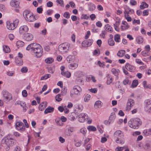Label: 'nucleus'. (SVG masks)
Masks as SVG:
<instances>
[{"label":"nucleus","mask_w":151,"mask_h":151,"mask_svg":"<svg viewBox=\"0 0 151 151\" xmlns=\"http://www.w3.org/2000/svg\"><path fill=\"white\" fill-rule=\"evenodd\" d=\"M26 49L30 51L37 58H40L42 55L43 49L39 44L35 43H31L27 46Z\"/></svg>","instance_id":"1"},{"label":"nucleus","mask_w":151,"mask_h":151,"mask_svg":"<svg viewBox=\"0 0 151 151\" xmlns=\"http://www.w3.org/2000/svg\"><path fill=\"white\" fill-rule=\"evenodd\" d=\"M16 141L10 135H8L4 137L1 140L2 144L6 145L7 147L6 148V150L9 149V147L12 146L14 144Z\"/></svg>","instance_id":"2"},{"label":"nucleus","mask_w":151,"mask_h":151,"mask_svg":"<svg viewBox=\"0 0 151 151\" xmlns=\"http://www.w3.org/2000/svg\"><path fill=\"white\" fill-rule=\"evenodd\" d=\"M142 122L138 118L131 119L128 122L129 127L134 129H137L142 124Z\"/></svg>","instance_id":"3"},{"label":"nucleus","mask_w":151,"mask_h":151,"mask_svg":"<svg viewBox=\"0 0 151 151\" xmlns=\"http://www.w3.org/2000/svg\"><path fill=\"white\" fill-rule=\"evenodd\" d=\"M114 137L117 143L121 144H123L124 143L123 134L121 131L118 130L116 131L114 134Z\"/></svg>","instance_id":"4"},{"label":"nucleus","mask_w":151,"mask_h":151,"mask_svg":"<svg viewBox=\"0 0 151 151\" xmlns=\"http://www.w3.org/2000/svg\"><path fill=\"white\" fill-rule=\"evenodd\" d=\"M23 14L25 19L27 21L32 22L34 21L35 20V16L29 11L25 10Z\"/></svg>","instance_id":"5"},{"label":"nucleus","mask_w":151,"mask_h":151,"mask_svg":"<svg viewBox=\"0 0 151 151\" xmlns=\"http://www.w3.org/2000/svg\"><path fill=\"white\" fill-rule=\"evenodd\" d=\"M70 47V44L67 43H64L60 45L58 47L59 51L62 54L68 52Z\"/></svg>","instance_id":"6"},{"label":"nucleus","mask_w":151,"mask_h":151,"mask_svg":"<svg viewBox=\"0 0 151 151\" xmlns=\"http://www.w3.org/2000/svg\"><path fill=\"white\" fill-rule=\"evenodd\" d=\"M19 20L18 19H16L13 21V22H8L6 23V27L7 28L10 30H13L15 29L17 27Z\"/></svg>","instance_id":"7"},{"label":"nucleus","mask_w":151,"mask_h":151,"mask_svg":"<svg viewBox=\"0 0 151 151\" xmlns=\"http://www.w3.org/2000/svg\"><path fill=\"white\" fill-rule=\"evenodd\" d=\"M73 91L70 92V96L72 98L74 97V94L78 95L82 91L81 88L78 86H75L73 88Z\"/></svg>","instance_id":"8"},{"label":"nucleus","mask_w":151,"mask_h":151,"mask_svg":"<svg viewBox=\"0 0 151 151\" xmlns=\"http://www.w3.org/2000/svg\"><path fill=\"white\" fill-rule=\"evenodd\" d=\"M2 94L4 98L6 100L9 101L12 99L11 94L9 92L5 90H3Z\"/></svg>","instance_id":"9"},{"label":"nucleus","mask_w":151,"mask_h":151,"mask_svg":"<svg viewBox=\"0 0 151 151\" xmlns=\"http://www.w3.org/2000/svg\"><path fill=\"white\" fill-rule=\"evenodd\" d=\"M134 104V101L133 99L131 98L129 99L126 104V110L127 111H130Z\"/></svg>","instance_id":"10"},{"label":"nucleus","mask_w":151,"mask_h":151,"mask_svg":"<svg viewBox=\"0 0 151 151\" xmlns=\"http://www.w3.org/2000/svg\"><path fill=\"white\" fill-rule=\"evenodd\" d=\"M88 118V116L87 114L84 113H81L78 115V119L79 122H83Z\"/></svg>","instance_id":"11"},{"label":"nucleus","mask_w":151,"mask_h":151,"mask_svg":"<svg viewBox=\"0 0 151 151\" xmlns=\"http://www.w3.org/2000/svg\"><path fill=\"white\" fill-rule=\"evenodd\" d=\"M150 99H147L145 101V103L146 106L145 108V110L148 113L151 112V102Z\"/></svg>","instance_id":"12"},{"label":"nucleus","mask_w":151,"mask_h":151,"mask_svg":"<svg viewBox=\"0 0 151 151\" xmlns=\"http://www.w3.org/2000/svg\"><path fill=\"white\" fill-rule=\"evenodd\" d=\"M93 42V40L89 39L83 41L82 43V46L84 47H88L91 45Z\"/></svg>","instance_id":"13"},{"label":"nucleus","mask_w":151,"mask_h":151,"mask_svg":"<svg viewBox=\"0 0 151 151\" xmlns=\"http://www.w3.org/2000/svg\"><path fill=\"white\" fill-rule=\"evenodd\" d=\"M29 30L28 27L26 25L21 26L19 29V33L20 34H23L27 32Z\"/></svg>","instance_id":"14"},{"label":"nucleus","mask_w":151,"mask_h":151,"mask_svg":"<svg viewBox=\"0 0 151 151\" xmlns=\"http://www.w3.org/2000/svg\"><path fill=\"white\" fill-rule=\"evenodd\" d=\"M24 38L27 41H31L33 40V36L32 34L27 33L24 36Z\"/></svg>","instance_id":"15"},{"label":"nucleus","mask_w":151,"mask_h":151,"mask_svg":"<svg viewBox=\"0 0 151 151\" xmlns=\"http://www.w3.org/2000/svg\"><path fill=\"white\" fill-rule=\"evenodd\" d=\"M125 67L127 70L131 72H134L135 69V68L134 66L128 63L126 64Z\"/></svg>","instance_id":"16"},{"label":"nucleus","mask_w":151,"mask_h":151,"mask_svg":"<svg viewBox=\"0 0 151 151\" xmlns=\"http://www.w3.org/2000/svg\"><path fill=\"white\" fill-rule=\"evenodd\" d=\"M47 106V102L45 101L41 103L39 105V109L41 111H42Z\"/></svg>","instance_id":"17"},{"label":"nucleus","mask_w":151,"mask_h":151,"mask_svg":"<svg viewBox=\"0 0 151 151\" xmlns=\"http://www.w3.org/2000/svg\"><path fill=\"white\" fill-rule=\"evenodd\" d=\"M125 11L124 12V14H126V15H129V14H133L134 13V10L130 8L127 7V8H124Z\"/></svg>","instance_id":"18"},{"label":"nucleus","mask_w":151,"mask_h":151,"mask_svg":"<svg viewBox=\"0 0 151 151\" xmlns=\"http://www.w3.org/2000/svg\"><path fill=\"white\" fill-rule=\"evenodd\" d=\"M142 134L145 136L151 135V128L145 129L143 132Z\"/></svg>","instance_id":"19"},{"label":"nucleus","mask_w":151,"mask_h":151,"mask_svg":"<svg viewBox=\"0 0 151 151\" xmlns=\"http://www.w3.org/2000/svg\"><path fill=\"white\" fill-rule=\"evenodd\" d=\"M88 10L90 11H94L96 8L95 5L93 3L90 2L88 4Z\"/></svg>","instance_id":"20"},{"label":"nucleus","mask_w":151,"mask_h":151,"mask_svg":"<svg viewBox=\"0 0 151 151\" xmlns=\"http://www.w3.org/2000/svg\"><path fill=\"white\" fill-rule=\"evenodd\" d=\"M121 22L120 20L116 21L115 23L114 24V26L115 29L118 32L119 30V29L118 27Z\"/></svg>","instance_id":"21"},{"label":"nucleus","mask_w":151,"mask_h":151,"mask_svg":"<svg viewBox=\"0 0 151 151\" xmlns=\"http://www.w3.org/2000/svg\"><path fill=\"white\" fill-rule=\"evenodd\" d=\"M54 109L53 108L50 106H49L45 110L44 113L45 114H47L48 113H51L52 112Z\"/></svg>","instance_id":"22"},{"label":"nucleus","mask_w":151,"mask_h":151,"mask_svg":"<svg viewBox=\"0 0 151 151\" xmlns=\"http://www.w3.org/2000/svg\"><path fill=\"white\" fill-rule=\"evenodd\" d=\"M102 102L98 100L95 102L94 107L96 109L100 108L102 106Z\"/></svg>","instance_id":"23"},{"label":"nucleus","mask_w":151,"mask_h":151,"mask_svg":"<svg viewBox=\"0 0 151 151\" xmlns=\"http://www.w3.org/2000/svg\"><path fill=\"white\" fill-rule=\"evenodd\" d=\"M11 5L15 7H17L19 5V3L15 0H12L10 2Z\"/></svg>","instance_id":"24"},{"label":"nucleus","mask_w":151,"mask_h":151,"mask_svg":"<svg viewBox=\"0 0 151 151\" xmlns=\"http://www.w3.org/2000/svg\"><path fill=\"white\" fill-rule=\"evenodd\" d=\"M107 81L106 83L108 85L110 84L112 82L113 79L111 75L107 74L106 76Z\"/></svg>","instance_id":"25"},{"label":"nucleus","mask_w":151,"mask_h":151,"mask_svg":"<svg viewBox=\"0 0 151 151\" xmlns=\"http://www.w3.org/2000/svg\"><path fill=\"white\" fill-rule=\"evenodd\" d=\"M104 28L106 32L107 31L110 32H112L113 29L112 27L109 24L105 25L104 26Z\"/></svg>","instance_id":"26"},{"label":"nucleus","mask_w":151,"mask_h":151,"mask_svg":"<svg viewBox=\"0 0 151 151\" xmlns=\"http://www.w3.org/2000/svg\"><path fill=\"white\" fill-rule=\"evenodd\" d=\"M61 74L62 76L67 78H69L71 76V73L68 71L61 72Z\"/></svg>","instance_id":"27"},{"label":"nucleus","mask_w":151,"mask_h":151,"mask_svg":"<svg viewBox=\"0 0 151 151\" xmlns=\"http://www.w3.org/2000/svg\"><path fill=\"white\" fill-rule=\"evenodd\" d=\"M15 62L16 64L19 66H21L23 64L22 59H19L17 57H16Z\"/></svg>","instance_id":"28"},{"label":"nucleus","mask_w":151,"mask_h":151,"mask_svg":"<svg viewBox=\"0 0 151 151\" xmlns=\"http://www.w3.org/2000/svg\"><path fill=\"white\" fill-rule=\"evenodd\" d=\"M78 64L76 63H71L68 65V68L70 69L74 70L77 68Z\"/></svg>","instance_id":"29"},{"label":"nucleus","mask_w":151,"mask_h":151,"mask_svg":"<svg viewBox=\"0 0 151 151\" xmlns=\"http://www.w3.org/2000/svg\"><path fill=\"white\" fill-rule=\"evenodd\" d=\"M54 61L53 58L51 57H49L46 58L45 60V63L47 64H51Z\"/></svg>","instance_id":"30"},{"label":"nucleus","mask_w":151,"mask_h":151,"mask_svg":"<svg viewBox=\"0 0 151 151\" xmlns=\"http://www.w3.org/2000/svg\"><path fill=\"white\" fill-rule=\"evenodd\" d=\"M119 71V70H116L114 68H113L111 70V72L116 77L118 76Z\"/></svg>","instance_id":"31"},{"label":"nucleus","mask_w":151,"mask_h":151,"mask_svg":"<svg viewBox=\"0 0 151 151\" xmlns=\"http://www.w3.org/2000/svg\"><path fill=\"white\" fill-rule=\"evenodd\" d=\"M74 131V128L73 127H70L68 128L67 129L66 133L67 135H70V132H73Z\"/></svg>","instance_id":"32"},{"label":"nucleus","mask_w":151,"mask_h":151,"mask_svg":"<svg viewBox=\"0 0 151 151\" xmlns=\"http://www.w3.org/2000/svg\"><path fill=\"white\" fill-rule=\"evenodd\" d=\"M148 5L145 2H143L142 3L141 5L140 6L139 8L140 9H143L145 8H147Z\"/></svg>","instance_id":"33"},{"label":"nucleus","mask_w":151,"mask_h":151,"mask_svg":"<svg viewBox=\"0 0 151 151\" xmlns=\"http://www.w3.org/2000/svg\"><path fill=\"white\" fill-rule=\"evenodd\" d=\"M23 125V123L21 122H18L16 123V127L17 130Z\"/></svg>","instance_id":"34"},{"label":"nucleus","mask_w":151,"mask_h":151,"mask_svg":"<svg viewBox=\"0 0 151 151\" xmlns=\"http://www.w3.org/2000/svg\"><path fill=\"white\" fill-rule=\"evenodd\" d=\"M115 118V114L114 112L112 113L109 117V120L112 123L114 120Z\"/></svg>","instance_id":"35"},{"label":"nucleus","mask_w":151,"mask_h":151,"mask_svg":"<svg viewBox=\"0 0 151 151\" xmlns=\"http://www.w3.org/2000/svg\"><path fill=\"white\" fill-rule=\"evenodd\" d=\"M114 39L115 41L117 42H120V35L118 34H116L114 35Z\"/></svg>","instance_id":"36"},{"label":"nucleus","mask_w":151,"mask_h":151,"mask_svg":"<svg viewBox=\"0 0 151 151\" xmlns=\"http://www.w3.org/2000/svg\"><path fill=\"white\" fill-rule=\"evenodd\" d=\"M125 53V51L124 50H119L117 53V55L119 57H122L124 56Z\"/></svg>","instance_id":"37"},{"label":"nucleus","mask_w":151,"mask_h":151,"mask_svg":"<svg viewBox=\"0 0 151 151\" xmlns=\"http://www.w3.org/2000/svg\"><path fill=\"white\" fill-rule=\"evenodd\" d=\"M136 41L138 44H141L143 41V38L141 36H138L137 37Z\"/></svg>","instance_id":"38"},{"label":"nucleus","mask_w":151,"mask_h":151,"mask_svg":"<svg viewBox=\"0 0 151 151\" xmlns=\"http://www.w3.org/2000/svg\"><path fill=\"white\" fill-rule=\"evenodd\" d=\"M75 107L76 109H78L79 111H82L83 109V107L82 105L77 104L75 105Z\"/></svg>","instance_id":"39"},{"label":"nucleus","mask_w":151,"mask_h":151,"mask_svg":"<svg viewBox=\"0 0 151 151\" xmlns=\"http://www.w3.org/2000/svg\"><path fill=\"white\" fill-rule=\"evenodd\" d=\"M113 36L112 35V38H110L108 40V43L109 45L111 46H113L115 44V42L112 39Z\"/></svg>","instance_id":"40"},{"label":"nucleus","mask_w":151,"mask_h":151,"mask_svg":"<svg viewBox=\"0 0 151 151\" xmlns=\"http://www.w3.org/2000/svg\"><path fill=\"white\" fill-rule=\"evenodd\" d=\"M3 50L6 53H9L10 51V49L9 47L6 45L3 46Z\"/></svg>","instance_id":"41"},{"label":"nucleus","mask_w":151,"mask_h":151,"mask_svg":"<svg viewBox=\"0 0 151 151\" xmlns=\"http://www.w3.org/2000/svg\"><path fill=\"white\" fill-rule=\"evenodd\" d=\"M87 129L90 131H95L96 130V128L93 126H89L87 127Z\"/></svg>","instance_id":"42"},{"label":"nucleus","mask_w":151,"mask_h":151,"mask_svg":"<svg viewBox=\"0 0 151 151\" xmlns=\"http://www.w3.org/2000/svg\"><path fill=\"white\" fill-rule=\"evenodd\" d=\"M51 75L50 74H47L45 75L44 76L42 77L41 78L40 80H45L48 78L50 77Z\"/></svg>","instance_id":"43"},{"label":"nucleus","mask_w":151,"mask_h":151,"mask_svg":"<svg viewBox=\"0 0 151 151\" xmlns=\"http://www.w3.org/2000/svg\"><path fill=\"white\" fill-rule=\"evenodd\" d=\"M141 54L142 55L145 57L148 56L150 55V52L146 50L142 51L141 52Z\"/></svg>","instance_id":"44"},{"label":"nucleus","mask_w":151,"mask_h":151,"mask_svg":"<svg viewBox=\"0 0 151 151\" xmlns=\"http://www.w3.org/2000/svg\"><path fill=\"white\" fill-rule=\"evenodd\" d=\"M24 42L20 40L17 41L16 43L17 46L18 47H22L24 45Z\"/></svg>","instance_id":"45"},{"label":"nucleus","mask_w":151,"mask_h":151,"mask_svg":"<svg viewBox=\"0 0 151 151\" xmlns=\"http://www.w3.org/2000/svg\"><path fill=\"white\" fill-rule=\"evenodd\" d=\"M131 83V81L129 80L127 78L125 79L123 81V83L124 85L130 84Z\"/></svg>","instance_id":"46"},{"label":"nucleus","mask_w":151,"mask_h":151,"mask_svg":"<svg viewBox=\"0 0 151 151\" xmlns=\"http://www.w3.org/2000/svg\"><path fill=\"white\" fill-rule=\"evenodd\" d=\"M21 106L22 107L23 109V111L24 112L27 111V107L26 106V104L24 103H23L21 104Z\"/></svg>","instance_id":"47"},{"label":"nucleus","mask_w":151,"mask_h":151,"mask_svg":"<svg viewBox=\"0 0 151 151\" xmlns=\"http://www.w3.org/2000/svg\"><path fill=\"white\" fill-rule=\"evenodd\" d=\"M138 84V81L137 80H134L133 81L132 86L133 88H134L136 87Z\"/></svg>","instance_id":"48"},{"label":"nucleus","mask_w":151,"mask_h":151,"mask_svg":"<svg viewBox=\"0 0 151 151\" xmlns=\"http://www.w3.org/2000/svg\"><path fill=\"white\" fill-rule=\"evenodd\" d=\"M61 96V94H58L55 96V99L56 100L60 102L62 100V99L60 98V97Z\"/></svg>","instance_id":"49"},{"label":"nucleus","mask_w":151,"mask_h":151,"mask_svg":"<svg viewBox=\"0 0 151 151\" xmlns=\"http://www.w3.org/2000/svg\"><path fill=\"white\" fill-rule=\"evenodd\" d=\"M14 71H8L6 72V74L9 76H12L14 74Z\"/></svg>","instance_id":"50"},{"label":"nucleus","mask_w":151,"mask_h":151,"mask_svg":"<svg viewBox=\"0 0 151 151\" xmlns=\"http://www.w3.org/2000/svg\"><path fill=\"white\" fill-rule=\"evenodd\" d=\"M93 55H99L100 54V52L99 49L95 50L93 52Z\"/></svg>","instance_id":"51"},{"label":"nucleus","mask_w":151,"mask_h":151,"mask_svg":"<svg viewBox=\"0 0 151 151\" xmlns=\"http://www.w3.org/2000/svg\"><path fill=\"white\" fill-rule=\"evenodd\" d=\"M56 1L61 6H64V1L63 0H57Z\"/></svg>","instance_id":"52"},{"label":"nucleus","mask_w":151,"mask_h":151,"mask_svg":"<svg viewBox=\"0 0 151 151\" xmlns=\"http://www.w3.org/2000/svg\"><path fill=\"white\" fill-rule=\"evenodd\" d=\"M91 97L90 95L87 94L84 98V100L85 102H87L89 100Z\"/></svg>","instance_id":"53"},{"label":"nucleus","mask_w":151,"mask_h":151,"mask_svg":"<svg viewBox=\"0 0 151 151\" xmlns=\"http://www.w3.org/2000/svg\"><path fill=\"white\" fill-rule=\"evenodd\" d=\"M28 69L26 67H24L22 68L21 70V72L22 73H26L27 72Z\"/></svg>","instance_id":"54"},{"label":"nucleus","mask_w":151,"mask_h":151,"mask_svg":"<svg viewBox=\"0 0 151 151\" xmlns=\"http://www.w3.org/2000/svg\"><path fill=\"white\" fill-rule=\"evenodd\" d=\"M80 132L83 134H85L86 133L87 130L86 128H83L80 129Z\"/></svg>","instance_id":"55"},{"label":"nucleus","mask_w":151,"mask_h":151,"mask_svg":"<svg viewBox=\"0 0 151 151\" xmlns=\"http://www.w3.org/2000/svg\"><path fill=\"white\" fill-rule=\"evenodd\" d=\"M124 17L128 22H130L132 20V18L129 15L124 14Z\"/></svg>","instance_id":"56"},{"label":"nucleus","mask_w":151,"mask_h":151,"mask_svg":"<svg viewBox=\"0 0 151 151\" xmlns=\"http://www.w3.org/2000/svg\"><path fill=\"white\" fill-rule=\"evenodd\" d=\"M5 10V6L2 4H0V11L3 12Z\"/></svg>","instance_id":"57"},{"label":"nucleus","mask_w":151,"mask_h":151,"mask_svg":"<svg viewBox=\"0 0 151 151\" xmlns=\"http://www.w3.org/2000/svg\"><path fill=\"white\" fill-rule=\"evenodd\" d=\"M63 16L67 19H68L70 18V15L68 12H65Z\"/></svg>","instance_id":"58"},{"label":"nucleus","mask_w":151,"mask_h":151,"mask_svg":"<svg viewBox=\"0 0 151 151\" xmlns=\"http://www.w3.org/2000/svg\"><path fill=\"white\" fill-rule=\"evenodd\" d=\"M135 62L141 65H144V63L139 59H136Z\"/></svg>","instance_id":"59"},{"label":"nucleus","mask_w":151,"mask_h":151,"mask_svg":"<svg viewBox=\"0 0 151 151\" xmlns=\"http://www.w3.org/2000/svg\"><path fill=\"white\" fill-rule=\"evenodd\" d=\"M73 57V56H72L71 55H68L67 57L66 58L67 60L69 63H70V61L72 60V58Z\"/></svg>","instance_id":"60"},{"label":"nucleus","mask_w":151,"mask_h":151,"mask_svg":"<svg viewBox=\"0 0 151 151\" xmlns=\"http://www.w3.org/2000/svg\"><path fill=\"white\" fill-rule=\"evenodd\" d=\"M89 91L92 93H96L97 92V89L96 88H94L93 89L91 88L89 89Z\"/></svg>","instance_id":"61"},{"label":"nucleus","mask_w":151,"mask_h":151,"mask_svg":"<svg viewBox=\"0 0 151 151\" xmlns=\"http://www.w3.org/2000/svg\"><path fill=\"white\" fill-rule=\"evenodd\" d=\"M42 8L41 7H38L37 8V12L38 13L40 14L42 13Z\"/></svg>","instance_id":"62"},{"label":"nucleus","mask_w":151,"mask_h":151,"mask_svg":"<svg viewBox=\"0 0 151 151\" xmlns=\"http://www.w3.org/2000/svg\"><path fill=\"white\" fill-rule=\"evenodd\" d=\"M81 18L85 19H87L89 18V17L87 14H83Z\"/></svg>","instance_id":"63"},{"label":"nucleus","mask_w":151,"mask_h":151,"mask_svg":"<svg viewBox=\"0 0 151 151\" xmlns=\"http://www.w3.org/2000/svg\"><path fill=\"white\" fill-rule=\"evenodd\" d=\"M124 148V147H118L115 149V150L116 151H122L123 150Z\"/></svg>","instance_id":"64"}]
</instances>
